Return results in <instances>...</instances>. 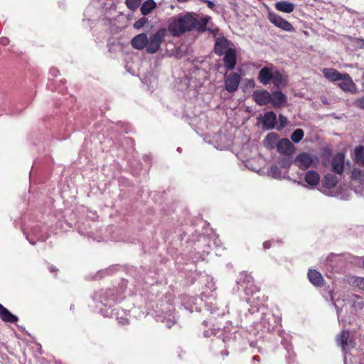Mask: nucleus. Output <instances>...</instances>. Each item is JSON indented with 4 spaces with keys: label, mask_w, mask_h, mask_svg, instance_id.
<instances>
[{
    "label": "nucleus",
    "mask_w": 364,
    "mask_h": 364,
    "mask_svg": "<svg viewBox=\"0 0 364 364\" xmlns=\"http://www.w3.org/2000/svg\"><path fill=\"white\" fill-rule=\"evenodd\" d=\"M197 17L195 14L186 12L173 16L168 20V31L173 37L181 36L196 27Z\"/></svg>",
    "instance_id": "nucleus-1"
},
{
    "label": "nucleus",
    "mask_w": 364,
    "mask_h": 364,
    "mask_svg": "<svg viewBox=\"0 0 364 364\" xmlns=\"http://www.w3.org/2000/svg\"><path fill=\"white\" fill-rule=\"evenodd\" d=\"M167 34L165 28L159 29L149 37L146 33H140L132 40V46L137 50L146 48L148 53H156L161 48L162 41Z\"/></svg>",
    "instance_id": "nucleus-2"
},
{
    "label": "nucleus",
    "mask_w": 364,
    "mask_h": 364,
    "mask_svg": "<svg viewBox=\"0 0 364 364\" xmlns=\"http://www.w3.org/2000/svg\"><path fill=\"white\" fill-rule=\"evenodd\" d=\"M338 178L333 174H327L322 180V187L320 191L328 196L338 197L341 199H347L341 196L338 187H337Z\"/></svg>",
    "instance_id": "nucleus-3"
},
{
    "label": "nucleus",
    "mask_w": 364,
    "mask_h": 364,
    "mask_svg": "<svg viewBox=\"0 0 364 364\" xmlns=\"http://www.w3.org/2000/svg\"><path fill=\"white\" fill-rule=\"evenodd\" d=\"M318 162V158L316 155L306 152L299 154L294 160L296 166L302 170L316 167Z\"/></svg>",
    "instance_id": "nucleus-4"
},
{
    "label": "nucleus",
    "mask_w": 364,
    "mask_h": 364,
    "mask_svg": "<svg viewBox=\"0 0 364 364\" xmlns=\"http://www.w3.org/2000/svg\"><path fill=\"white\" fill-rule=\"evenodd\" d=\"M268 19L272 24L283 31L289 32L294 31V28L289 22L272 11L268 12Z\"/></svg>",
    "instance_id": "nucleus-5"
},
{
    "label": "nucleus",
    "mask_w": 364,
    "mask_h": 364,
    "mask_svg": "<svg viewBox=\"0 0 364 364\" xmlns=\"http://www.w3.org/2000/svg\"><path fill=\"white\" fill-rule=\"evenodd\" d=\"M337 344L342 348L343 351L349 350L354 348L355 343L352 338L349 337V332L348 331H342L336 336Z\"/></svg>",
    "instance_id": "nucleus-6"
},
{
    "label": "nucleus",
    "mask_w": 364,
    "mask_h": 364,
    "mask_svg": "<svg viewBox=\"0 0 364 364\" xmlns=\"http://www.w3.org/2000/svg\"><path fill=\"white\" fill-rule=\"evenodd\" d=\"M337 85L344 92L355 93L357 87L350 76L347 74H343L341 79L337 82Z\"/></svg>",
    "instance_id": "nucleus-7"
},
{
    "label": "nucleus",
    "mask_w": 364,
    "mask_h": 364,
    "mask_svg": "<svg viewBox=\"0 0 364 364\" xmlns=\"http://www.w3.org/2000/svg\"><path fill=\"white\" fill-rule=\"evenodd\" d=\"M240 82V75L238 73H230L225 77V89L229 92H234L237 90Z\"/></svg>",
    "instance_id": "nucleus-8"
},
{
    "label": "nucleus",
    "mask_w": 364,
    "mask_h": 364,
    "mask_svg": "<svg viewBox=\"0 0 364 364\" xmlns=\"http://www.w3.org/2000/svg\"><path fill=\"white\" fill-rule=\"evenodd\" d=\"M233 50L230 46V42L225 38H218L215 44V51L217 54L222 55Z\"/></svg>",
    "instance_id": "nucleus-9"
},
{
    "label": "nucleus",
    "mask_w": 364,
    "mask_h": 364,
    "mask_svg": "<svg viewBox=\"0 0 364 364\" xmlns=\"http://www.w3.org/2000/svg\"><path fill=\"white\" fill-rule=\"evenodd\" d=\"M254 100L260 106L270 102V93L265 90H256L252 95Z\"/></svg>",
    "instance_id": "nucleus-10"
},
{
    "label": "nucleus",
    "mask_w": 364,
    "mask_h": 364,
    "mask_svg": "<svg viewBox=\"0 0 364 364\" xmlns=\"http://www.w3.org/2000/svg\"><path fill=\"white\" fill-rule=\"evenodd\" d=\"M274 70L272 67L262 68L258 74V80L262 85L269 84L272 79Z\"/></svg>",
    "instance_id": "nucleus-11"
},
{
    "label": "nucleus",
    "mask_w": 364,
    "mask_h": 364,
    "mask_svg": "<svg viewBox=\"0 0 364 364\" xmlns=\"http://www.w3.org/2000/svg\"><path fill=\"white\" fill-rule=\"evenodd\" d=\"M278 151L287 155L291 154L295 149L294 146L291 143V141L288 139H282L277 144Z\"/></svg>",
    "instance_id": "nucleus-12"
},
{
    "label": "nucleus",
    "mask_w": 364,
    "mask_h": 364,
    "mask_svg": "<svg viewBox=\"0 0 364 364\" xmlns=\"http://www.w3.org/2000/svg\"><path fill=\"white\" fill-rule=\"evenodd\" d=\"M304 181L309 186L314 188L320 182V176L315 171H308L305 173Z\"/></svg>",
    "instance_id": "nucleus-13"
},
{
    "label": "nucleus",
    "mask_w": 364,
    "mask_h": 364,
    "mask_svg": "<svg viewBox=\"0 0 364 364\" xmlns=\"http://www.w3.org/2000/svg\"><path fill=\"white\" fill-rule=\"evenodd\" d=\"M277 87H282L287 84V76L279 70H274L271 81Z\"/></svg>",
    "instance_id": "nucleus-14"
},
{
    "label": "nucleus",
    "mask_w": 364,
    "mask_h": 364,
    "mask_svg": "<svg viewBox=\"0 0 364 364\" xmlns=\"http://www.w3.org/2000/svg\"><path fill=\"white\" fill-rule=\"evenodd\" d=\"M345 155L343 153L337 154L333 159L332 168L333 171L341 173L343 170Z\"/></svg>",
    "instance_id": "nucleus-15"
},
{
    "label": "nucleus",
    "mask_w": 364,
    "mask_h": 364,
    "mask_svg": "<svg viewBox=\"0 0 364 364\" xmlns=\"http://www.w3.org/2000/svg\"><path fill=\"white\" fill-rule=\"evenodd\" d=\"M309 282L316 287H321L323 284V278L321 274L316 269H310L308 272Z\"/></svg>",
    "instance_id": "nucleus-16"
},
{
    "label": "nucleus",
    "mask_w": 364,
    "mask_h": 364,
    "mask_svg": "<svg viewBox=\"0 0 364 364\" xmlns=\"http://www.w3.org/2000/svg\"><path fill=\"white\" fill-rule=\"evenodd\" d=\"M270 102L274 107H280L287 102V97L282 92L277 91L270 94Z\"/></svg>",
    "instance_id": "nucleus-17"
},
{
    "label": "nucleus",
    "mask_w": 364,
    "mask_h": 364,
    "mask_svg": "<svg viewBox=\"0 0 364 364\" xmlns=\"http://www.w3.org/2000/svg\"><path fill=\"white\" fill-rule=\"evenodd\" d=\"M276 114L273 112H267L263 117V126L267 129H273L276 124Z\"/></svg>",
    "instance_id": "nucleus-18"
},
{
    "label": "nucleus",
    "mask_w": 364,
    "mask_h": 364,
    "mask_svg": "<svg viewBox=\"0 0 364 364\" xmlns=\"http://www.w3.org/2000/svg\"><path fill=\"white\" fill-rule=\"evenodd\" d=\"M323 75L331 82H338L343 74L333 68H324L322 70Z\"/></svg>",
    "instance_id": "nucleus-19"
},
{
    "label": "nucleus",
    "mask_w": 364,
    "mask_h": 364,
    "mask_svg": "<svg viewBox=\"0 0 364 364\" xmlns=\"http://www.w3.org/2000/svg\"><path fill=\"white\" fill-rule=\"evenodd\" d=\"M224 63L225 66L228 70H232L235 68L236 64V55L234 49L225 54Z\"/></svg>",
    "instance_id": "nucleus-20"
},
{
    "label": "nucleus",
    "mask_w": 364,
    "mask_h": 364,
    "mask_svg": "<svg viewBox=\"0 0 364 364\" xmlns=\"http://www.w3.org/2000/svg\"><path fill=\"white\" fill-rule=\"evenodd\" d=\"M275 8L282 12L289 14L294 9V4L289 1H279L275 4Z\"/></svg>",
    "instance_id": "nucleus-21"
},
{
    "label": "nucleus",
    "mask_w": 364,
    "mask_h": 364,
    "mask_svg": "<svg viewBox=\"0 0 364 364\" xmlns=\"http://www.w3.org/2000/svg\"><path fill=\"white\" fill-rule=\"evenodd\" d=\"M0 317L5 322L15 323L18 321V318L4 306L0 310Z\"/></svg>",
    "instance_id": "nucleus-22"
},
{
    "label": "nucleus",
    "mask_w": 364,
    "mask_h": 364,
    "mask_svg": "<svg viewBox=\"0 0 364 364\" xmlns=\"http://www.w3.org/2000/svg\"><path fill=\"white\" fill-rule=\"evenodd\" d=\"M277 142V134L276 133H270L267 135L264 140V144L267 149H273Z\"/></svg>",
    "instance_id": "nucleus-23"
},
{
    "label": "nucleus",
    "mask_w": 364,
    "mask_h": 364,
    "mask_svg": "<svg viewBox=\"0 0 364 364\" xmlns=\"http://www.w3.org/2000/svg\"><path fill=\"white\" fill-rule=\"evenodd\" d=\"M156 7V4L154 0H147L143 3L141 7V12L143 15H147Z\"/></svg>",
    "instance_id": "nucleus-24"
},
{
    "label": "nucleus",
    "mask_w": 364,
    "mask_h": 364,
    "mask_svg": "<svg viewBox=\"0 0 364 364\" xmlns=\"http://www.w3.org/2000/svg\"><path fill=\"white\" fill-rule=\"evenodd\" d=\"M355 160L359 166H364V146H359L355 149Z\"/></svg>",
    "instance_id": "nucleus-25"
},
{
    "label": "nucleus",
    "mask_w": 364,
    "mask_h": 364,
    "mask_svg": "<svg viewBox=\"0 0 364 364\" xmlns=\"http://www.w3.org/2000/svg\"><path fill=\"white\" fill-rule=\"evenodd\" d=\"M269 175L276 179L286 178V174H282L280 169L277 166H272L269 170Z\"/></svg>",
    "instance_id": "nucleus-26"
},
{
    "label": "nucleus",
    "mask_w": 364,
    "mask_h": 364,
    "mask_svg": "<svg viewBox=\"0 0 364 364\" xmlns=\"http://www.w3.org/2000/svg\"><path fill=\"white\" fill-rule=\"evenodd\" d=\"M304 134L302 129H297L291 134V139L294 143H298L303 139Z\"/></svg>",
    "instance_id": "nucleus-27"
},
{
    "label": "nucleus",
    "mask_w": 364,
    "mask_h": 364,
    "mask_svg": "<svg viewBox=\"0 0 364 364\" xmlns=\"http://www.w3.org/2000/svg\"><path fill=\"white\" fill-rule=\"evenodd\" d=\"M210 19V18L208 16L202 18L199 21L197 19V24L196 28H197L198 30H205Z\"/></svg>",
    "instance_id": "nucleus-28"
},
{
    "label": "nucleus",
    "mask_w": 364,
    "mask_h": 364,
    "mask_svg": "<svg viewBox=\"0 0 364 364\" xmlns=\"http://www.w3.org/2000/svg\"><path fill=\"white\" fill-rule=\"evenodd\" d=\"M140 0H126L127 7L132 10H135L139 5Z\"/></svg>",
    "instance_id": "nucleus-29"
},
{
    "label": "nucleus",
    "mask_w": 364,
    "mask_h": 364,
    "mask_svg": "<svg viewBox=\"0 0 364 364\" xmlns=\"http://www.w3.org/2000/svg\"><path fill=\"white\" fill-rule=\"evenodd\" d=\"M358 181L356 179L353 180V186L355 187V191L356 193L360 194L362 196H364V184L356 185Z\"/></svg>",
    "instance_id": "nucleus-30"
},
{
    "label": "nucleus",
    "mask_w": 364,
    "mask_h": 364,
    "mask_svg": "<svg viewBox=\"0 0 364 364\" xmlns=\"http://www.w3.org/2000/svg\"><path fill=\"white\" fill-rule=\"evenodd\" d=\"M287 123V119L284 116L279 115L278 124L277 126V129H282Z\"/></svg>",
    "instance_id": "nucleus-31"
},
{
    "label": "nucleus",
    "mask_w": 364,
    "mask_h": 364,
    "mask_svg": "<svg viewBox=\"0 0 364 364\" xmlns=\"http://www.w3.org/2000/svg\"><path fill=\"white\" fill-rule=\"evenodd\" d=\"M146 23H147V19L146 18H141L134 23V27L136 29H139V28H142Z\"/></svg>",
    "instance_id": "nucleus-32"
},
{
    "label": "nucleus",
    "mask_w": 364,
    "mask_h": 364,
    "mask_svg": "<svg viewBox=\"0 0 364 364\" xmlns=\"http://www.w3.org/2000/svg\"><path fill=\"white\" fill-rule=\"evenodd\" d=\"M355 285L361 289H364V277H358L355 280Z\"/></svg>",
    "instance_id": "nucleus-33"
},
{
    "label": "nucleus",
    "mask_w": 364,
    "mask_h": 364,
    "mask_svg": "<svg viewBox=\"0 0 364 364\" xmlns=\"http://www.w3.org/2000/svg\"><path fill=\"white\" fill-rule=\"evenodd\" d=\"M357 107L364 109V97L358 100L355 102Z\"/></svg>",
    "instance_id": "nucleus-34"
},
{
    "label": "nucleus",
    "mask_w": 364,
    "mask_h": 364,
    "mask_svg": "<svg viewBox=\"0 0 364 364\" xmlns=\"http://www.w3.org/2000/svg\"><path fill=\"white\" fill-rule=\"evenodd\" d=\"M203 1L207 4L210 9H213L215 8V4L213 1L210 0H203Z\"/></svg>",
    "instance_id": "nucleus-35"
},
{
    "label": "nucleus",
    "mask_w": 364,
    "mask_h": 364,
    "mask_svg": "<svg viewBox=\"0 0 364 364\" xmlns=\"http://www.w3.org/2000/svg\"><path fill=\"white\" fill-rule=\"evenodd\" d=\"M0 43L4 46H6L9 43V39L7 38L2 37L0 38Z\"/></svg>",
    "instance_id": "nucleus-36"
},
{
    "label": "nucleus",
    "mask_w": 364,
    "mask_h": 364,
    "mask_svg": "<svg viewBox=\"0 0 364 364\" xmlns=\"http://www.w3.org/2000/svg\"><path fill=\"white\" fill-rule=\"evenodd\" d=\"M271 246L270 242L266 241L263 243L264 249L267 250L269 249Z\"/></svg>",
    "instance_id": "nucleus-37"
},
{
    "label": "nucleus",
    "mask_w": 364,
    "mask_h": 364,
    "mask_svg": "<svg viewBox=\"0 0 364 364\" xmlns=\"http://www.w3.org/2000/svg\"><path fill=\"white\" fill-rule=\"evenodd\" d=\"M242 275H244L247 278V283H250L252 282V277H250V275H247L246 274H243Z\"/></svg>",
    "instance_id": "nucleus-38"
},
{
    "label": "nucleus",
    "mask_w": 364,
    "mask_h": 364,
    "mask_svg": "<svg viewBox=\"0 0 364 364\" xmlns=\"http://www.w3.org/2000/svg\"><path fill=\"white\" fill-rule=\"evenodd\" d=\"M293 183H296V184L300 185V186H304V187L306 186V185L304 183H303L301 181H298L296 180H294Z\"/></svg>",
    "instance_id": "nucleus-39"
},
{
    "label": "nucleus",
    "mask_w": 364,
    "mask_h": 364,
    "mask_svg": "<svg viewBox=\"0 0 364 364\" xmlns=\"http://www.w3.org/2000/svg\"><path fill=\"white\" fill-rule=\"evenodd\" d=\"M281 165L283 167H289L290 166V164L289 163V161H287V162L282 163Z\"/></svg>",
    "instance_id": "nucleus-40"
},
{
    "label": "nucleus",
    "mask_w": 364,
    "mask_h": 364,
    "mask_svg": "<svg viewBox=\"0 0 364 364\" xmlns=\"http://www.w3.org/2000/svg\"><path fill=\"white\" fill-rule=\"evenodd\" d=\"M173 323V321H168L167 323H166V325H167L168 327H171Z\"/></svg>",
    "instance_id": "nucleus-41"
},
{
    "label": "nucleus",
    "mask_w": 364,
    "mask_h": 364,
    "mask_svg": "<svg viewBox=\"0 0 364 364\" xmlns=\"http://www.w3.org/2000/svg\"><path fill=\"white\" fill-rule=\"evenodd\" d=\"M249 85H250V86H252V87H253V86L255 85V82H254V80H249Z\"/></svg>",
    "instance_id": "nucleus-42"
},
{
    "label": "nucleus",
    "mask_w": 364,
    "mask_h": 364,
    "mask_svg": "<svg viewBox=\"0 0 364 364\" xmlns=\"http://www.w3.org/2000/svg\"><path fill=\"white\" fill-rule=\"evenodd\" d=\"M3 309V306L0 304V310Z\"/></svg>",
    "instance_id": "nucleus-43"
},
{
    "label": "nucleus",
    "mask_w": 364,
    "mask_h": 364,
    "mask_svg": "<svg viewBox=\"0 0 364 364\" xmlns=\"http://www.w3.org/2000/svg\"><path fill=\"white\" fill-rule=\"evenodd\" d=\"M363 267H364V259H363Z\"/></svg>",
    "instance_id": "nucleus-44"
}]
</instances>
